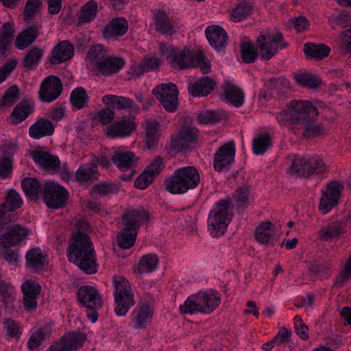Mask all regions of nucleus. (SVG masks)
Instances as JSON below:
<instances>
[{"instance_id":"f257e3e1","label":"nucleus","mask_w":351,"mask_h":351,"mask_svg":"<svg viewBox=\"0 0 351 351\" xmlns=\"http://www.w3.org/2000/svg\"><path fill=\"white\" fill-rule=\"evenodd\" d=\"M315 107L308 100H291L287 108L276 115L278 122L282 125H294L302 130L305 136H312L321 133V128L316 123L318 116Z\"/></svg>"},{"instance_id":"f03ea898","label":"nucleus","mask_w":351,"mask_h":351,"mask_svg":"<svg viewBox=\"0 0 351 351\" xmlns=\"http://www.w3.org/2000/svg\"><path fill=\"white\" fill-rule=\"evenodd\" d=\"M256 49L251 43H243L241 47V58L244 62H253L259 56L263 60H270L279 49L287 47L283 41L282 33H267L260 35L256 41Z\"/></svg>"},{"instance_id":"7ed1b4c3","label":"nucleus","mask_w":351,"mask_h":351,"mask_svg":"<svg viewBox=\"0 0 351 351\" xmlns=\"http://www.w3.org/2000/svg\"><path fill=\"white\" fill-rule=\"evenodd\" d=\"M73 243L68 248V258L70 262L88 274L97 271L95 252L89 237L82 232L73 236Z\"/></svg>"},{"instance_id":"20e7f679","label":"nucleus","mask_w":351,"mask_h":351,"mask_svg":"<svg viewBox=\"0 0 351 351\" xmlns=\"http://www.w3.org/2000/svg\"><path fill=\"white\" fill-rule=\"evenodd\" d=\"M160 51L171 65L179 69L199 67L202 73H208L211 69L210 62L201 51H192L188 49L180 50L172 48L166 43H160Z\"/></svg>"},{"instance_id":"39448f33","label":"nucleus","mask_w":351,"mask_h":351,"mask_svg":"<svg viewBox=\"0 0 351 351\" xmlns=\"http://www.w3.org/2000/svg\"><path fill=\"white\" fill-rule=\"evenodd\" d=\"M200 182V176L197 169L186 166L176 169L165 180L166 190L171 194L182 195L193 190Z\"/></svg>"},{"instance_id":"423d86ee","label":"nucleus","mask_w":351,"mask_h":351,"mask_svg":"<svg viewBox=\"0 0 351 351\" xmlns=\"http://www.w3.org/2000/svg\"><path fill=\"white\" fill-rule=\"evenodd\" d=\"M233 217V207L228 197L217 202L208 217V230L213 237L222 236Z\"/></svg>"},{"instance_id":"0eeeda50","label":"nucleus","mask_w":351,"mask_h":351,"mask_svg":"<svg viewBox=\"0 0 351 351\" xmlns=\"http://www.w3.org/2000/svg\"><path fill=\"white\" fill-rule=\"evenodd\" d=\"M123 217L125 228L117 236V244L121 248L129 249L134 245L140 226L149 219V214L143 207H138L124 214Z\"/></svg>"},{"instance_id":"6e6552de","label":"nucleus","mask_w":351,"mask_h":351,"mask_svg":"<svg viewBox=\"0 0 351 351\" xmlns=\"http://www.w3.org/2000/svg\"><path fill=\"white\" fill-rule=\"evenodd\" d=\"M219 303L220 298L215 292L199 291L189 296L184 304L180 305L179 309L182 315L210 314Z\"/></svg>"},{"instance_id":"1a4fd4ad","label":"nucleus","mask_w":351,"mask_h":351,"mask_svg":"<svg viewBox=\"0 0 351 351\" xmlns=\"http://www.w3.org/2000/svg\"><path fill=\"white\" fill-rule=\"evenodd\" d=\"M114 313L117 316H125L135 304L134 293L128 280L123 276L113 278Z\"/></svg>"},{"instance_id":"9d476101","label":"nucleus","mask_w":351,"mask_h":351,"mask_svg":"<svg viewBox=\"0 0 351 351\" xmlns=\"http://www.w3.org/2000/svg\"><path fill=\"white\" fill-rule=\"evenodd\" d=\"M324 169L323 160L318 157H297L291 162L288 172L294 178H308L323 172Z\"/></svg>"},{"instance_id":"9b49d317","label":"nucleus","mask_w":351,"mask_h":351,"mask_svg":"<svg viewBox=\"0 0 351 351\" xmlns=\"http://www.w3.org/2000/svg\"><path fill=\"white\" fill-rule=\"evenodd\" d=\"M42 197L47 207L58 209L66 205L69 192L58 183L47 181L43 186Z\"/></svg>"},{"instance_id":"f8f14e48","label":"nucleus","mask_w":351,"mask_h":351,"mask_svg":"<svg viewBox=\"0 0 351 351\" xmlns=\"http://www.w3.org/2000/svg\"><path fill=\"white\" fill-rule=\"evenodd\" d=\"M29 230L20 224H0V246L14 247L27 239Z\"/></svg>"},{"instance_id":"ddd939ff","label":"nucleus","mask_w":351,"mask_h":351,"mask_svg":"<svg viewBox=\"0 0 351 351\" xmlns=\"http://www.w3.org/2000/svg\"><path fill=\"white\" fill-rule=\"evenodd\" d=\"M152 93L168 112H174L178 108V90L176 84L169 82L157 86Z\"/></svg>"},{"instance_id":"4468645a","label":"nucleus","mask_w":351,"mask_h":351,"mask_svg":"<svg viewBox=\"0 0 351 351\" xmlns=\"http://www.w3.org/2000/svg\"><path fill=\"white\" fill-rule=\"evenodd\" d=\"M86 340L85 334L79 331L69 332L45 351H77Z\"/></svg>"},{"instance_id":"2eb2a0df","label":"nucleus","mask_w":351,"mask_h":351,"mask_svg":"<svg viewBox=\"0 0 351 351\" xmlns=\"http://www.w3.org/2000/svg\"><path fill=\"white\" fill-rule=\"evenodd\" d=\"M343 186L338 181H331L323 191L319 202V210L322 214H327L335 205L337 204Z\"/></svg>"},{"instance_id":"dca6fc26","label":"nucleus","mask_w":351,"mask_h":351,"mask_svg":"<svg viewBox=\"0 0 351 351\" xmlns=\"http://www.w3.org/2000/svg\"><path fill=\"white\" fill-rule=\"evenodd\" d=\"M62 92V86L60 78L55 75H50L41 83L39 97L42 101L50 103L58 99Z\"/></svg>"},{"instance_id":"f3484780","label":"nucleus","mask_w":351,"mask_h":351,"mask_svg":"<svg viewBox=\"0 0 351 351\" xmlns=\"http://www.w3.org/2000/svg\"><path fill=\"white\" fill-rule=\"evenodd\" d=\"M235 145L230 141L221 146L214 156V169L217 171L228 170L234 161Z\"/></svg>"},{"instance_id":"a211bd4d","label":"nucleus","mask_w":351,"mask_h":351,"mask_svg":"<svg viewBox=\"0 0 351 351\" xmlns=\"http://www.w3.org/2000/svg\"><path fill=\"white\" fill-rule=\"evenodd\" d=\"M77 295L79 304L85 308L98 310L102 306L101 296L94 287L82 285L78 289Z\"/></svg>"},{"instance_id":"6ab92c4d","label":"nucleus","mask_w":351,"mask_h":351,"mask_svg":"<svg viewBox=\"0 0 351 351\" xmlns=\"http://www.w3.org/2000/svg\"><path fill=\"white\" fill-rule=\"evenodd\" d=\"M198 130L195 128L182 129L178 134L171 138V147L177 152H182L194 147Z\"/></svg>"},{"instance_id":"aec40b11","label":"nucleus","mask_w":351,"mask_h":351,"mask_svg":"<svg viewBox=\"0 0 351 351\" xmlns=\"http://www.w3.org/2000/svg\"><path fill=\"white\" fill-rule=\"evenodd\" d=\"M31 156L35 163L43 169L51 171H58L60 161L56 156L50 154L43 149H36L31 152Z\"/></svg>"},{"instance_id":"412c9836","label":"nucleus","mask_w":351,"mask_h":351,"mask_svg":"<svg viewBox=\"0 0 351 351\" xmlns=\"http://www.w3.org/2000/svg\"><path fill=\"white\" fill-rule=\"evenodd\" d=\"M153 311L151 308L145 304L136 307L130 315L129 326L134 329H144L151 322Z\"/></svg>"},{"instance_id":"4be33fe9","label":"nucleus","mask_w":351,"mask_h":351,"mask_svg":"<svg viewBox=\"0 0 351 351\" xmlns=\"http://www.w3.org/2000/svg\"><path fill=\"white\" fill-rule=\"evenodd\" d=\"M102 101L105 104L112 106V107L115 109H128L130 110V113L132 114L134 116L140 112L138 106L133 100L128 97L106 95L103 97Z\"/></svg>"},{"instance_id":"5701e85b","label":"nucleus","mask_w":351,"mask_h":351,"mask_svg":"<svg viewBox=\"0 0 351 351\" xmlns=\"http://www.w3.org/2000/svg\"><path fill=\"white\" fill-rule=\"evenodd\" d=\"M135 128L136 125L133 121L123 119L108 125L106 128L105 133L112 138H123L130 136Z\"/></svg>"},{"instance_id":"b1692460","label":"nucleus","mask_w":351,"mask_h":351,"mask_svg":"<svg viewBox=\"0 0 351 351\" xmlns=\"http://www.w3.org/2000/svg\"><path fill=\"white\" fill-rule=\"evenodd\" d=\"M205 34L213 48L218 51H223L227 45L228 34L222 27L217 25L208 26Z\"/></svg>"},{"instance_id":"393cba45","label":"nucleus","mask_w":351,"mask_h":351,"mask_svg":"<svg viewBox=\"0 0 351 351\" xmlns=\"http://www.w3.org/2000/svg\"><path fill=\"white\" fill-rule=\"evenodd\" d=\"M42 26L36 23L27 27L21 32L15 40V47L19 50H24L33 44L38 36Z\"/></svg>"},{"instance_id":"a878e982","label":"nucleus","mask_w":351,"mask_h":351,"mask_svg":"<svg viewBox=\"0 0 351 351\" xmlns=\"http://www.w3.org/2000/svg\"><path fill=\"white\" fill-rule=\"evenodd\" d=\"M154 21L156 32L165 36H171L177 31L176 23L164 11L155 12Z\"/></svg>"},{"instance_id":"bb28decb","label":"nucleus","mask_w":351,"mask_h":351,"mask_svg":"<svg viewBox=\"0 0 351 351\" xmlns=\"http://www.w3.org/2000/svg\"><path fill=\"white\" fill-rule=\"evenodd\" d=\"M128 29L127 21L121 17L112 19L104 28L103 36L106 39H117L123 36Z\"/></svg>"},{"instance_id":"cd10ccee","label":"nucleus","mask_w":351,"mask_h":351,"mask_svg":"<svg viewBox=\"0 0 351 351\" xmlns=\"http://www.w3.org/2000/svg\"><path fill=\"white\" fill-rule=\"evenodd\" d=\"M74 48L68 41L60 42L53 49L50 62L53 64H60L71 58Z\"/></svg>"},{"instance_id":"c85d7f7f","label":"nucleus","mask_w":351,"mask_h":351,"mask_svg":"<svg viewBox=\"0 0 351 351\" xmlns=\"http://www.w3.org/2000/svg\"><path fill=\"white\" fill-rule=\"evenodd\" d=\"M34 104L31 101L22 100L14 108L10 115L9 121L12 124H19L25 121L34 111Z\"/></svg>"},{"instance_id":"c756f323","label":"nucleus","mask_w":351,"mask_h":351,"mask_svg":"<svg viewBox=\"0 0 351 351\" xmlns=\"http://www.w3.org/2000/svg\"><path fill=\"white\" fill-rule=\"evenodd\" d=\"M124 64L125 60L123 58L108 56L105 60L99 63L96 69L98 73L108 76L118 73Z\"/></svg>"},{"instance_id":"7c9ffc66","label":"nucleus","mask_w":351,"mask_h":351,"mask_svg":"<svg viewBox=\"0 0 351 351\" xmlns=\"http://www.w3.org/2000/svg\"><path fill=\"white\" fill-rule=\"evenodd\" d=\"M54 132V126L51 121L46 119H39L29 128V136L34 139L50 136Z\"/></svg>"},{"instance_id":"2f4dec72","label":"nucleus","mask_w":351,"mask_h":351,"mask_svg":"<svg viewBox=\"0 0 351 351\" xmlns=\"http://www.w3.org/2000/svg\"><path fill=\"white\" fill-rule=\"evenodd\" d=\"M138 159V158H137L133 152H122L120 151L116 152L111 158L112 162L116 165L121 171L131 170Z\"/></svg>"},{"instance_id":"473e14b6","label":"nucleus","mask_w":351,"mask_h":351,"mask_svg":"<svg viewBox=\"0 0 351 351\" xmlns=\"http://www.w3.org/2000/svg\"><path fill=\"white\" fill-rule=\"evenodd\" d=\"M26 266L28 269L34 271H41L44 269L46 262V256L39 247L29 250L25 254Z\"/></svg>"},{"instance_id":"72a5a7b5","label":"nucleus","mask_w":351,"mask_h":351,"mask_svg":"<svg viewBox=\"0 0 351 351\" xmlns=\"http://www.w3.org/2000/svg\"><path fill=\"white\" fill-rule=\"evenodd\" d=\"M160 125L158 121L149 119L145 125V142L148 149L156 146L160 138Z\"/></svg>"},{"instance_id":"f704fd0d","label":"nucleus","mask_w":351,"mask_h":351,"mask_svg":"<svg viewBox=\"0 0 351 351\" xmlns=\"http://www.w3.org/2000/svg\"><path fill=\"white\" fill-rule=\"evenodd\" d=\"M255 239L262 245L267 246L274 245L276 236L273 229V225L269 221L261 223L255 230Z\"/></svg>"},{"instance_id":"c9c22d12","label":"nucleus","mask_w":351,"mask_h":351,"mask_svg":"<svg viewBox=\"0 0 351 351\" xmlns=\"http://www.w3.org/2000/svg\"><path fill=\"white\" fill-rule=\"evenodd\" d=\"M215 86V82L208 77H203L193 84L189 85V93L194 97L206 96L210 94Z\"/></svg>"},{"instance_id":"e433bc0d","label":"nucleus","mask_w":351,"mask_h":351,"mask_svg":"<svg viewBox=\"0 0 351 351\" xmlns=\"http://www.w3.org/2000/svg\"><path fill=\"white\" fill-rule=\"evenodd\" d=\"M223 95L227 101L234 107H240L244 103V94L241 88L230 82L223 85Z\"/></svg>"},{"instance_id":"4c0bfd02","label":"nucleus","mask_w":351,"mask_h":351,"mask_svg":"<svg viewBox=\"0 0 351 351\" xmlns=\"http://www.w3.org/2000/svg\"><path fill=\"white\" fill-rule=\"evenodd\" d=\"M24 193L31 200H36L42 196L43 186L34 178H25L21 182Z\"/></svg>"},{"instance_id":"58836bf2","label":"nucleus","mask_w":351,"mask_h":351,"mask_svg":"<svg viewBox=\"0 0 351 351\" xmlns=\"http://www.w3.org/2000/svg\"><path fill=\"white\" fill-rule=\"evenodd\" d=\"M51 333V330L49 326L45 325L36 330L30 336L27 347L29 350H38L39 346L49 337Z\"/></svg>"},{"instance_id":"ea45409f","label":"nucleus","mask_w":351,"mask_h":351,"mask_svg":"<svg viewBox=\"0 0 351 351\" xmlns=\"http://www.w3.org/2000/svg\"><path fill=\"white\" fill-rule=\"evenodd\" d=\"M44 55L43 49L38 47H34L29 50L23 59L24 67L29 70L35 69L40 64Z\"/></svg>"},{"instance_id":"a19ab883","label":"nucleus","mask_w":351,"mask_h":351,"mask_svg":"<svg viewBox=\"0 0 351 351\" xmlns=\"http://www.w3.org/2000/svg\"><path fill=\"white\" fill-rule=\"evenodd\" d=\"M303 51L309 58L322 60L328 56L330 49L325 45L306 43L304 45Z\"/></svg>"},{"instance_id":"79ce46f5","label":"nucleus","mask_w":351,"mask_h":351,"mask_svg":"<svg viewBox=\"0 0 351 351\" xmlns=\"http://www.w3.org/2000/svg\"><path fill=\"white\" fill-rule=\"evenodd\" d=\"M97 165L94 162L81 165L75 173L76 180L84 182L97 178Z\"/></svg>"},{"instance_id":"37998d69","label":"nucleus","mask_w":351,"mask_h":351,"mask_svg":"<svg viewBox=\"0 0 351 351\" xmlns=\"http://www.w3.org/2000/svg\"><path fill=\"white\" fill-rule=\"evenodd\" d=\"M98 12V4L94 0L87 1L80 11L78 20L81 23H89L94 20Z\"/></svg>"},{"instance_id":"c03bdc74","label":"nucleus","mask_w":351,"mask_h":351,"mask_svg":"<svg viewBox=\"0 0 351 351\" xmlns=\"http://www.w3.org/2000/svg\"><path fill=\"white\" fill-rule=\"evenodd\" d=\"M271 145V136L267 133L258 134L252 141V151L256 155L264 154Z\"/></svg>"},{"instance_id":"a18cd8bd","label":"nucleus","mask_w":351,"mask_h":351,"mask_svg":"<svg viewBox=\"0 0 351 351\" xmlns=\"http://www.w3.org/2000/svg\"><path fill=\"white\" fill-rule=\"evenodd\" d=\"M158 263V258L156 254H145L141 258L136 271L141 274L151 273L157 269Z\"/></svg>"},{"instance_id":"49530a36","label":"nucleus","mask_w":351,"mask_h":351,"mask_svg":"<svg viewBox=\"0 0 351 351\" xmlns=\"http://www.w3.org/2000/svg\"><path fill=\"white\" fill-rule=\"evenodd\" d=\"M343 232V227L337 221L332 222L324 228L319 232V237L322 241L336 239Z\"/></svg>"},{"instance_id":"de8ad7c7","label":"nucleus","mask_w":351,"mask_h":351,"mask_svg":"<svg viewBox=\"0 0 351 351\" xmlns=\"http://www.w3.org/2000/svg\"><path fill=\"white\" fill-rule=\"evenodd\" d=\"M70 100L73 106L80 110L88 106L89 97L84 88L77 87L71 92Z\"/></svg>"},{"instance_id":"09e8293b","label":"nucleus","mask_w":351,"mask_h":351,"mask_svg":"<svg viewBox=\"0 0 351 351\" xmlns=\"http://www.w3.org/2000/svg\"><path fill=\"white\" fill-rule=\"evenodd\" d=\"M20 97L19 88L15 85L10 86L0 99V109L5 110L10 108L19 100Z\"/></svg>"},{"instance_id":"8fccbe9b","label":"nucleus","mask_w":351,"mask_h":351,"mask_svg":"<svg viewBox=\"0 0 351 351\" xmlns=\"http://www.w3.org/2000/svg\"><path fill=\"white\" fill-rule=\"evenodd\" d=\"M252 10L251 5L247 3H241L230 10V16L232 21L240 22L250 16Z\"/></svg>"},{"instance_id":"3c124183","label":"nucleus","mask_w":351,"mask_h":351,"mask_svg":"<svg viewBox=\"0 0 351 351\" xmlns=\"http://www.w3.org/2000/svg\"><path fill=\"white\" fill-rule=\"evenodd\" d=\"M108 56V49L100 44L93 46L88 53V58L95 64V68L99 66V62L105 60Z\"/></svg>"},{"instance_id":"603ef678","label":"nucleus","mask_w":351,"mask_h":351,"mask_svg":"<svg viewBox=\"0 0 351 351\" xmlns=\"http://www.w3.org/2000/svg\"><path fill=\"white\" fill-rule=\"evenodd\" d=\"M23 201L20 195L14 189L8 191L3 207L8 212L14 211L22 206Z\"/></svg>"},{"instance_id":"864d4df0","label":"nucleus","mask_w":351,"mask_h":351,"mask_svg":"<svg viewBox=\"0 0 351 351\" xmlns=\"http://www.w3.org/2000/svg\"><path fill=\"white\" fill-rule=\"evenodd\" d=\"M294 79L299 85L309 88H315L321 84V80L317 76L309 73L296 74Z\"/></svg>"},{"instance_id":"5fc2aeb1","label":"nucleus","mask_w":351,"mask_h":351,"mask_svg":"<svg viewBox=\"0 0 351 351\" xmlns=\"http://www.w3.org/2000/svg\"><path fill=\"white\" fill-rule=\"evenodd\" d=\"M330 23L333 29L346 28L351 25V16L346 13L333 16L330 19Z\"/></svg>"},{"instance_id":"6e6d98bb","label":"nucleus","mask_w":351,"mask_h":351,"mask_svg":"<svg viewBox=\"0 0 351 351\" xmlns=\"http://www.w3.org/2000/svg\"><path fill=\"white\" fill-rule=\"evenodd\" d=\"M14 287L0 280V306H5L12 300Z\"/></svg>"},{"instance_id":"4d7b16f0","label":"nucleus","mask_w":351,"mask_h":351,"mask_svg":"<svg viewBox=\"0 0 351 351\" xmlns=\"http://www.w3.org/2000/svg\"><path fill=\"white\" fill-rule=\"evenodd\" d=\"M21 289L25 296L38 297L40 292V286L38 282L32 280H27L22 285Z\"/></svg>"},{"instance_id":"13d9d810","label":"nucleus","mask_w":351,"mask_h":351,"mask_svg":"<svg viewBox=\"0 0 351 351\" xmlns=\"http://www.w3.org/2000/svg\"><path fill=\"white\" fill-rule=\"evenodd\" d=\"M3 327L9 338L18 339L21 334V328L16 322L6 319L3 322Z\"/></svg>"},{"instance_id":"bf43d9fd","label":"nucleus","mask_w":351,"mask_h":351,"mask_svg":"<svg viewBox=\"0 0 351 351\" xmlns=\"http://www.w3.org/2000/svg\"><path fill=\"white\" fill-rule=\"evenodd\" d=\"M40 5V0H27L24 11L25 20L29 21L36 13L39 12Z\"/></svg>"},{"instance_id":"052dcab7","label":"nucleus","mask_w":351,"mask_h":351,"mask_svg":"<svg viewBox=\"0 0 351 351\" xmlns=\"http://www.w3.org/2000/svg\"><path fill=\"white\" fill-rule=\"evenodd\" d=\"M154 178L152 175L145 170L136 179L134 182V186L140 189H145L153 182Z\"/></svg>"},{"instance_id":"680f3d73","label":"nucleus","mask_w":351,"mask_h":351,"mask_svg":"<svg viewBox=\"0 0 351 351\" xmlns=\"http://www.w3.org/2000/svg\"><path fill=\"white\" fill-rule=\"evenodd\" d=\"M223 114L217 111H207L199 115L198 119L202 123H216L221 120Z\"/></svg>"},{"instance_id":"e2e57ef3","label":"nucleus","mask_w":351,"mask_h":351,"mask_svg":"<svg viewBox=\"0 0 351 351\" xmlns=\"http://www.w3.org/2000/svg\"><path fill=\"white\" fill-rule=\"evenodd\" d=\"M294 321V326L296 331L297 335L304 340H306L308 338V327L303 322L302 320V318L296 315L293 318Z\"/></svg>"},{"instance_id":"0e129e2a","label":"nucleus","mask_w":351,"mask_h":351,"mask_svg":"<svg viewBox=\"0 0 351 351\" xmlns=\"http://www.w3.org/2000/svg\"><path fill=\"white\" fill-rule=\"evenodd\" d=\"M10 247H1L0 249V257L13 265L17 263L19 254L17 252L9 248Z\"/></svg>"},{"instance_id":"69168bd1","label":"nucleus","mask_w":351,"mask_h":351,"mask_svg":"<svg viewBox=\"0 0 351 351\" xmlns=\"http://www.w3.org/2000/svg\"><path fill=\"white\" fill-rule=\"evenodd\" d=\"M17 145L16 143L10 141H5L3 145L0 147V150L3 154L2 158H9L12 160V156L16 153Z\"/></svg>"},{"instance_id":"338daca9","label":"nucleus","mask_w":351,"mask_h":351,"mask_svg":"<svg viewBox=\"0 0 351 351\" xmlns=\"http://www.w3.org/2000/svg\"><path fill=\"white\" fill-rule=\"evenodd\" d=\"M339 39L341 47L346 53L351 54V28L341 32Z\"/></svg>"},{"instance_id":"774afa93","label":"nucleus","mask_w":351,"mask_h":351,"mask_svg":"<svg viewBox=\"0 0 351 351\" xmlns=\"http://www.w3.org/2000/svg\"><path fill=\"white\" fill-rule=\"evenodd\" d=\"M348 280H351V256L347 260L343 269L341 270L337 280V283L341 286L344 282Z\"/></svg>"}]
</instances>
